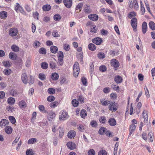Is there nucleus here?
Wrapping results in <instances>:
<instances>
[{
  "label": "nucleus",
  "instance_id": "obj_36",
  "mask_svg": "<svg viewBox=\"0 0 155 155\" xmlns=\"http://www.w3.org/2000/svg\"><path fill=\"white\" fill-rule=\"evenodd\" d=\"M72 104L74 107H77L78 105L79 102L77 100L74 99L72 101Z\"/></svg>",
  "mask_w": 155,
  "mask_h": 155
},
{
  "label": "nucleus",
  "instance_id": "obj_52",
  "mask_svg": "<svg viewBox=\"0 0 155 155\" xmlns=\"http://www.w3.org/2000/svg\"><path fill=\"white\" fill-rule=\"evenodd\" d=\"M49 64L50 67L52 69H54L56 67V64L53 61H50Z\"/></svg>",
  "mask_w": 155,
  "mask_h": 155
},
{
  "label": "nucleus",
  "instance_id": "obj_40",
  "mask_svg": "<svg viewBox=\"0 0 155 155\" xmlns=\"http://www.w3.org/2000/svg\"><path fill=\"white\" fill-rule=\"evenodd\" d=\"M3 72L5 75H8L11 73V70L10 69H5L4 70Z\"/></svg>",
  "mask_w": 155,
  "mask_h": 155
},
{
  "label": "nucleus",
  "instance_id": "obj_33",
  "mask_svg": "<svg viewBox=\"0 0 155 155\" xmlns=\"http://www.w3.org/2000/svg\"><path fill=\"white\" fill-rule=\"evenodd\" d=\"M61 18L60 15L58 14L55 15L53 17L55 21H59L61 20Z\"/></svg>",
  "mask_w": 155,
  "mask_h": 155
},
{
  "label": "nucleus",
  "instance_id": "obj_13",
  "mask_svg": "<svg viewBox=\"0 0 155 155\" xmlns=\"http://www.w3.org/2000/svg\"><path fill=\"white\" fill-rule=\"evenodd\" d=\"M83 11L86 14H89L91 12V10L89 6L86 5L84 6Z\"/></svg>",
  "mask_w": 155,
  "mask_h": 155
},
{
  "label": "nucleus",
  "instance_id": "obj_24",
  "mask_svg": "<svg viewBox=\"0 0 155 155\" xmlns=\"http://www.w3.org/2000/svg\"><path fill=\"white\" fill-rule=\"evenodd\" d=\"M87 115L86 111L84 110H82L80 113V116L83 118H85L86 116Z\"/></svg>",
  "mask_w": 155,
  "mask_h": 155
},
{
  "label": "nucleus",
  "instance_id": "obj_58",
  "mask_svg": "<svg viewBox=\"0 0 155 155\" xmlns=\"http://www.w3.org/2000/svg\"><path fill=\"white\" fill-rule=\"evenodd\" d=\"M64 130L63 128H61L59 132V136L60 137H62L64 135Z\"/></svg>",
  "mask_w": 155,
  "mask_h": 155
},
{
  "label": "nucleus",
  "instance_id": "obj_53",
  "mask_svg": "<svg viewBox=\"0 0 155 155\" xmlns=\"http://www.w3.org/2000/svg\"><path fill=\"white\" fill-rule=\"evenodd\" d=\"M79 64L78 62H76L73 65V69H76V70H80Z\"/></svg>",
  "mask_w": 155,
  "mask_h": 155
},
{
  "label": "nucleus",
  "instance_id": "obj_26",
  "mask_svg": "<svg viewBox=\"0 0 155 155\" xmlns=\"http://www.w3.org/2000/svg\"><path fill=\"white\" fill-rule=\"evenodd\" d=\"M133 7L134 6L135 9L136 10H138L139 6L138 2L137 0H133Z\"/></svg>",
  "mask_w": 155,
  "mask_h": 155
},
{
  "label": "nucleus",
  "instance_id": "obj_4",
  "mask_svg": "<svg viewBox=\"0 0 155 155\" xmlns=\"http://www.w3.org/2000/svg\"><path fill=\"white\" fill-rule=\"evenodd\" d=\"M137 19L135 17L132 18L131 20V25L134 30L135 31L137 30Z\"/></svg>",
  "mask_w": 155,
  "mask_h": 155
},
{
  "label": "nucleus",
  "instance_id": "obj_18",
  "mask_svg": "<svg viewBox=\"0 0 155 155\" xmlns=\"http://www.w3.org/2000/svg\"><path fill=\"white\" fill-rule=\"evenodd\" d=\"M5 130L7 134H10L12 133V129L9 126H7L5 129Z\"/></svg>",
  "mask_w": 155,
  "mask_h": 155
},
{
  "label": "nucleus",
  "instance_id": "obj_32",
  "mask_svg": "<svg viewBox=\"0 0 155 155\" xmlns=\"http://www.w3.org/2000/svg\"><path fill=\"white\" fill-rule=\"evenodd\" d=\"M106 118L104 116L101 117L99 118V121L102 124H104L105 123L106 121Z\"/></svg>",
  "mask_w": 155,
  "mask_h": 155
},
{
  "label": "nucleus",
  "instance_id": "obj_54",
  "mask_svg": "<svg viewBox=\"0 0 155 155\" xmlns=\"http://www.w3.org/2000/svg\"><path fill=\"white\" fill-rule=\"evenodd\" d=\"M100 102L103 105L106 106L108 105V101H107L105 99H102L100 100Z\"/></svg>",
  "mask_w": 155,
  "mask_h": 155
},
{
  "label": "nucleus",
  "instance_id": "obj_6",
  "mask_svg": "<svg viewBox=\"0 0 155 155\" xmlns=\"http://www.w3.org/2000/svg\"><path fill=\"white\" fill-rule=\"evenodd\" d=\"M111 65L114 68H117L119 66V63L118 61L116 59H113L111 61Z\"/></svg>",
  "mask_w": 155,
  "mask_h": 155
},
{
  "label": "nucleus",
  "instance_id": "obj_35",
  "mask_svg": "<svg viewBox=\"0 0 155 155\" xmlns=\"http://www.w3.org/2000/svg\"><path fill=\"white\" fill-rule=\"evenodd\" d=\"M38 78L42 81L46 79L45 75L43 73H40L39 74Z\"/></svg>",
  "mask_w": 155,
  "mask_h": 155
},
{
  "label": "nucleus",
  "instance_id": "obj_49",
  "mask_svg": "<svg viewBox=\"0 0 155 155\" xmlns=\"http://www.w3.org/2000/svg\"><path fill=\"white\" fill-rule=\"evenodd\" d=\"M48 64L46 62H43L41 64V67L43 69H46L48 67Z\"/></svg>",
  "mask_w": 155,
  "mask_h": 155
},
{
  "label": "nucleus",
  "instance_id": "obj_7",
  "mask_svg": "<svg viewBox=\"0 0 155 155\" xmlns=\"http://www.w3.org/2000/svg\"><path fill=\"white\" fill-rule=\"evenodd\" d=\"M67 147L71 150H73L76 147V144L72 142H69L67 143Z\"/></svg>",
  "mask_w": 155,
  "mask_h": 155
},
{
  "label": "nucleus",
  "instance_id": "obj_64",
  "mask_svg": "<svg viewBox=\"0 0 155 155\" xmlns=\"http://www.w3.org/2000/svg\"><path fill=\"white\" fill-rule=\"evenodd\" d=\"M101 34L103 35H106L108 33V31L104 29H102L101 31Z\"/></svg>",
  "mask_w": 155,
  "mask_h": 155
},
{
  "label": "nucleus",
  "instance_id": "obj_20",
  "mask_svg": "<svg viewBox=\"0 0 155 155\" xmlns=\"http://www.w3.org/2000/svg\"><path fill=\"white\" fill-rule=\"evenodd\" d=\"M64 57L63 52L61 51H59L58 54V58L60 61L62 62Z\"/></svg>",
  "mask_w": 155,
  "mask_h": 155
},
{
  "label": "nucleus",
  "instance_id": "obj_15",
  "mask_svg": "<svg viewBox=\"0 0 155 155\" xmlns=\"http://www.w3.org/2000/svg\"><path fill=\"white\" fill-rule=\"evenodd\" d=\"M147 24L146 22H143L142 25V31L143 34H145L147 31Z\"/></svg>",
  "mask_w": 155,
  "mask_h": 155
},
{
  "label": "nucleus",
  "instance_id": "obj_38",
  "mask_svg": "<svg viewBox=\"0 0 155 155\" xmlns=\"http://www.w3.org/2000/svg\"><path fill=\"white\" fill-rule=\"evenodd\" d=\"M136 15V13L133 11L130 12L129 13L128 17L129 18L131 19L133 17L135 16Z\"/></svg>",
  "mask_w": 155,
  "mask_h": 155
},
{
  "label": "nucleus",
  "instance_id": "obj_61",
  "mask_svg": "<svg viewBox=\"0 0 155 155\" xmlns=\"http://www.w3.org/2000/svg\"><path fill=\"white\" fill-rule=\"evenodd\" d=\"M34 80L35 78L34 77L32 76H31L29 83L30 84H33L34 83Z\"/></svg>",
  "mask_w": 155,
  "mask_h": 155
},
{
  "label": "nucleus",
  "instance_id": "obj_34",
  "mask_svg": "<svg viewBox=\"0 0 155 155\" xmlns=\"http://www.w3.org/2000/svg\"><path fill=\"white\" fill-rule=\"evenodd\" d=\"M39 52L40 54H45L46 53V50L44 48H40L39 49Z\"/></svg>",
  "mask_w": 155,
  "mask_h": 155
},
{
  "label": "nucleus",
  "instance_id": "obj_30",
  "mask_svg": "<svg viewBox=\"0 0 155 155\" xmlns=\"http://www.w3.org/2000/svg\"><path fill=\"white\" fill-rule=\"evenodd\" d=\"M15 101V99L13 97H10L8 98V102L9 104H13Z\"/></svg>",
  "mask_w": 155,
  "mask_h": 155
},
{
  "label": "nucleus",
  "instance_id": "obj_63",
  "mask_svg": "<svg viewBox=\"0 0 155 155\" xmlns=\"http://www.w3.org/2000/svg\"><path fill=\"white\" fill-rule=\"evenodd\" d=\"M34 47L35 48H37L39 47L40 45V42L38 41H35L34 43Z\"/></svg>",
  "mask_w": 155,
  "mask_h": 155
},
{
  "label": "nucleus",
  "instance_id": "obj_25",
  "mask_svg": "<svg viewBox=\"0 0 155 155\" xmlns=\"http://www.w3.org/2000/svg\"><path fill=\"white\" fill-rule=\"evenodd\" d=\"M7 13L5 11H2L0 12V17L2 18H5L7 16Z\"/></svg>",
  "mask_w": 155,
  "mask_h": 155
},
{
  "label": "nucleus",
  "instance_id": "obj_10",
  "mask_svg": "<svg viewBox=\"0 0 155 155\" xmlns=\"http://www.w3.org/2000/svg\"><path fill=\"white\" fill-rule=\"evenodd\" d=\"M89 19L93 21H96L98 19V16L96 14H91L88 16Z\"/></svg>",
  "mask_w": 155,
  "mask_h": 155
},
{
  "label": "nucleus",
  "instance_id": "obj_47",
  "mask_svg": "<svg viewBox=\"0 0 155 155\" xmlns=\"http://www.w3.org/2000/svg\"><path fill=\"white\" fill-rule=\"evenodd\" d=\"M81 81L83 84L85 86H86L87 85V79L84 77H82L81 78Z\"/></svg>",
  "mask_w": 155,
  "mask_h": 155
},
{
  "label": "nucleus",
  "instance_id": "obj_14",
  "mask_svg": "<svg viewBox=\"0 0 155 155\" xmlns=\"http://www.w3.org/2000/svg\"><path fill=\"white\" fill-rule=\"evenodd\" d=\"M18 105L21 108L23 109L26 107L27 104L24 101L22 100L19 102Z\"/></svg>",
  "mask_w": 155,
  "mask_h": 155
},
{
  "label": "nucleus",
  "instance_id": "obj_42",
  "mask_svg": "<svg viewBox=\"0 0 155 155\" xmlns=\"http://www.w3.org/2000/svg\"><path fill=\"white\" fill-rule=\"evenodd\" d=\"M90 124L91 126L92 127H96L97 125V122L94 120H92L90 122Z\"/></svg>",
  "mask_w": 155,
  "mask_h": 155
},
{
  "label": "nucleus",
  "instance_id": "obj_3",
  "mask_svg": "<svg viewBox=\"0 0 155 155\" xmlns=\"http://www.w3.org/2000/svg\"><path fill=\"white\" fill-rule=\"evenodd\" d=\"M118 104L114 102H109L108 108L112 111H115L117 110Z\"/></svg>",
  "mask_w": 155,
  "mask_h": 155
},
{
  "label": "nucleus",
  "instance_id": "obj_2",
  "mask_svg": "<svg viewBox=\"0 0 155 155\" xmlns=\"http://www.w3.org/2000/svg\"><path fill=\"white\" fill-rule=\"evenodd\" d=\"M69 117L68 113L65 110H62L59 114V119L61 120H64Z\"/></svg>",
  "mask_w": 155,
  "mask_h": 155
},
{
  "label": "nucleus",
  "instance_id": "obj_19",
  "mask_svg": "<svg viewBox=\"0 0 155 155\" xmlns=\"http://www.w3.org/2000/svg\"><path fill=\"white\" fill-rule=\"evenodd\" d=\"M55 114L53 112H50L48 117V120L49 121H52L53 119L55 117Z\"/></svg>",
  "mask_w": 155,
  "mask_h": 155
},
{
  "label": "nucleus",
  "instance_id": "obj_60",
  "mask_svg": "<svg viewBox=\"0 0 155 155\" xmlns=\"http://www.w3.org/2000/svg\"><path fill=\"white\" fill-rule=\"evenodd\" d=\"M110 54L113 56H116L119 54V51H111L110 52Z\"/></svg>",
  "mask_w": 155,
  "mask_h": 155
},
{
  "label": "nucleus",
  "instance_id": "obj_1",
  "mask_svg": "<svg viewBox=\"0 0 155 155\" xmlns=\"http://www.w3.org/2000/svg\"><path fill=\"white\" fill-rule=\"evenodd\" d=\"M18 33V31L17 29L15 28H11L8 31L9 35L13 37L14 39L17 38Z\"/></svg>",
  "mask_w": 155,
  "mask_h": 155
},
{
  "label": "nucleus",
  "instance_id": "obj_17",
  "mask_svg": "<svg viewBox=\"0 0 155 155\" xmlns=\"http://www.w3.org/2000/svg\"><path fill=\"white\" fill-rule=\"evenodd\" d=\"M108 123L110 126H114L116 124V121L115 119L113 118L109 119Z\"/></svg>",
  "mask_w": 155,
  "mask_h": 155
},
{
  "label": "nucleus",
  "instance_id": "obj_50",
  "mask_svg": "<svg viewBox=\"0 0 155 155\" xmlns=\"http://www.w3.org/2000/svg\"><path fill=\"white\" fill-rule=\"evenodd\" d=\"M58 103V102L57 101L51 103L50 104V106L52 108H55L57 106Z\"/></svg>",
  "mask_w": 155,
  "mask_h": 155
},
{
  "label": "nucleus",
  "instance_id": "obj_5",
  "mask_svg": "<svg viewBox=\"0 0 155 155\" xmlns=\"http://www.w3.org/2000/svg\"><path fill=\"white\" fill-rule=\"evenodd\" d=\"M63 2L65 6L68 8H70L72 6V0H63Z\"/></svg>",
  "mask_w": 155,
  "mask_h": 155
},
{
  "label": "nucleus",
  "instance_id": "obj_11",
  "mask_svg": "<svg viewBox=\"0 0 155 155\" xmlns=\"http://www.w3.org/2000/svg\"><path fill=\"white\" fill-rule=\"evenodd\" d=\"M21 78L22 81L25 84H26L28 82V77L25 73H23L21 75Z\"/></svg>",
  "mask_w": 155,
  "mask_h": 155
},
{
  "label": "nucleus",
  "instance_id": "obj_44",
  "mask_svg": "<svg viewBox=\"0 0 155 155\" xmlns=\"http://www.w3.org/2000/svg\"><path fill=\"white\" fill-rule=\"evenodd\" d=\"M9 119L12 124H14L16 122V120L15 118L12 116H10L9 117Z\"/></svg>",
  "mask_w": 155,
  "mask_h": 155
},
{
  "label": "nucleus",
  "instance_id": "obj_21",
  "mask_svg": "<svg viewBox=\"0 0 155 155\" xmlns=\"http://www.w3.org/2000/svg\"><path fill=\"white\" fill-rule=\"evenodd\" d=\"M59 78L58 74L56 73H53L51 75V78L53 80H57Z\"/></svg>",
  "mask_w": 155,
  "mask_h": 155
},
{
  "label": "nucleus",
  "instance_id": "obj_29",
  "mask_svg": "<svg viewBox=\"0 0 155 155\" xmlns=\"http://www.w3.org/2000/svg\"><path fill=\"white\" fill-rule=\"evenodd\" d=\"M11 49L13 51L15 52H17L19 50V47L18 46L15 45H13L12 46Z\"/></svg>",
  "mask_w": 155,
  "mask_h": 155
},
{
  "label": "nucleus",
  "instance_id": "obj_62",
  "mask_svg": "<svg viewBox=\"0 0 155 155\" xmlns=\"http://www.w3.org/2000/svg\"><path fill=\"white\" fill-rule=\"evenodd\" d=\"M99 70L101 71L104 72L106 70V67L104 65L101 66L99 67Z\"/></svg>",
  "mask_w": 155,
  "mask_h": 155
},
{
  "label": "nucleus",
  "instance_id": "obj_8",
  "mask_svg": "<svg viewBox=\"0 0 155 155\" xmlns=\"http://www.w3.org/2000/svg\"><path fill=\"white\" fill-rule=\"evenodd\" d=\"M102 39L99 37H97L94 38L92 40V42L97 45H100L102 42Z\"/></svg>",
  "mask_w": 155,
  "mask_h": 155
},
{
  "label": "nucleus",
  "instance_id": "obj_37",
  "mask_svg": "<svg viewBox=\"0 0 155 155\" xmlns=\"http://www.w3.org/2000/svg\"><path fill=\"white\" fill-rule=\"evenodd\" d=\"M9 58L13 60H15L16 59V57L14 56V53L13 52H10L9 55Z\"/></svg>",
  "mask_w": 155,
  "mask_h": 155
},
{
  "label": "nucleus",
  "instance_id": "obj_27",
  "mask_svg": "<svg viewBox=\"0 0 155 155\" xmlns=\"http://www.w3.org/2000/svg\"><path fill=\"white\" fill-rule=\"evenodd\" d=\"M38 141L35 138H31L28 141V144H33Z\"/></svg>",
  "mask_w": 155,
  "mask_h": 155
},
{
  "label": "nucleus",
  "instance_id": "obj_23",
  "mask_svg": "<svg viewBox=\"0 0 155 155\" xmlns=\"http://www.w3.org/2000/svg\"><path fill=\"white\" fill-rule=\"evenodd\" d=\"M42 9L43 10L45 11H48L51 9V6L49 5H45L43 6Z\"/></svg>",
  "mask_w": 155,
  "mask_h": 155
},
{
  "label": "nucleus",
  "instance_id": "obj_56",
  "mask_svg": "<svg viewBox=\"0 0 155 155\" xmlns=\"http://www.w3.org/2000/svg\"><path fill=\"white\" fill-rule=\"evenodd\" d=\"M55 99L54 97L52 95H51L48 97L47 98V100L49 102L53 101Z\"/></svg>",
  "mask_w": 155,
  "mask_h": 155
},
{
  "label": "nucleus",
  "instance_id": "obj_41",
  "mask_svg": "<svg viewBox=\"0 0 155 155\" xmlns=\"http://www.w3.org/2000/svg\"><path fill=\"white\" fill-rule=\"evenodd\" d=\"M145 110H144L142 113L143 118L145 122L147 121L148 120V114L147 113L144 112Z\"/></svg>",
  "mask_w": 155,
  "mask_h": 155
},
{
  "label": "nucleus",
  "instance_id": "obj_45",
  "mask_svg": "<svg viewBox=\"0 0 155 155\" xmlns=\"http://www.w3.org/2000/svg\"><path fill=\"white\" fill-rule=\"evenodd\" d=\"M79 70H80L73 69V74L74 77H78L79 73Z\"/></svg>",
  "mask_w": 155,
  "mask_h": 155
},
{
  "label": "nucleus",
  "instance_id": "obj_57",
  "mask_svg": "<svg viewBox=\"0 0 155 155\" xmlns=\"http://www.w3.org/2000/svg\"><path fill=\"white\" fill-rule=\"evenodd\" d=\"M3 64L6 67H9L11 66L10 64L8 61H3Z\"/></svg>",
  "mask_w": 155,
  "mask_h": 155
},
{
  "label": "nucleus",
  "instance_id": "obj_43",
  "mask_svg": "<svg viewBox=\"0 0 155 155\" xmlns=\"http://www.w3.org/2000/svg\"><path fill=\"white\" fill-rule=\"evenodd\" d=\"M52 36L55 37H60V35L58 33V32L57 30H54L52 32Z\"/></svg>",
  "mask_w": 155,
  "mask_h": 155
},
{
  "label": "nucleus",
  "instance_id": "obj_55",
  "mask_svg": "<svg viewBox=\"0 0 155 155\" xmlns=\"http://www.w3.org/2000/svg\"><path fill=\"white\" fill-rule=\"evenodd\" d=\"M88 155H95V152L93 149H90L88 151Z\"/></svg>",
  "mask_w": 155,
  "mask_h": 155
},
{
  "label": "nucleus",
  "instance_id": "obj_22",
  "mask_svg": "<svg viewBox=\"0 0 155 155\" xmlns=\"http://www.w3.org/2000/svg\"><path fill=\"white\" fill-rule=\"evenodd\" d=\"M58 50V48L56 46H52L50 47V51L53 53L55 54L56 53Z\"/></svg>",
  "mask_w": 155,
  "mask_h": 155
},
{
  "label": "nucleus",
  "instance_id": "obj_12",
  "mask_svg": "<svg viewBox=\"0 0 155 155\" xmlns=\"http://www.w3.org/2000/svg\"><path fill=\"white\" fill-rule=\"evenodd\" d=\"M76 135V133L74 130L70 131L68 134V137L70 138H74Z\"/></svg>",
  "mask_w": 155,
  "mask_h": 155
},
{
  "label": "nucleus",
  "instance_id": "obj_59",
  "mask_svg": "<svg viewBox=\"0 0 155 155\" xmlns=\"http://www.w3.org/2000/svg\"><path fill=\"white\" fill-rule=\"evenodd\" d=\"M50 18L48 16H45L43 18V20L45 22H48L50 21Z\"/></svg>",
  "mask_w": 155,
  "mask_h": 155
},
{
  "label": "nucleus",
  "instance_id": "obj_28",
  "mask_svg": "<svg viewBox=\"0 0 155 155\" xmlns=\"http://www.w3.org/2000/svg\"><path fill=\"white\" fill-rule=\"evenodd\" d=\"M149 27L152 30H155V23L152 21L150 22L149 23Z\"/></svg>",
  "mask_w": 155,
  "mask_h": 155
},
{
  "label": "nucleus",
  "instance_id": "obj_46",
  "mask_svg": "<svg viewBox=\"0 0 155 155\" xmlns=\"http://www.w3.org/2000/svg\"><path fill=\"white\" fill-rule=\"evenodd\" d=\"M107 153L106 151L104 150H100L98 153V155H107Z\"/></svg>",
  "mask_w": 155,
  "mask_h": 155
},
{
  "label": "nucleus",
  "instance_id": "obj_9",
  "mask_svg": "<svg viewBox=\"0 0 155 155\" xmlns=\"http://www.w3.org/2000/svg\"><path fill=\"white\" fill-rule=\"evenodd\" d=\"M114 80L115 82L117 84L121 83L123 81L122 78L119 75L115 76Z\"/></svg>",
  "mask_w": 155,
  "mask_h": 155
},
{
  "label": "nucleus",
  "instance_id": "obj_31",
  "mask_svg": "<svg viewBox=\"0 0 155 155\" xmlns=\"http://www.w3.org/2000/svg\"><path fill=\"white\" fill-rule=\"evenodd\" d=\"M88 48L91 51H94L96 49L95 45L92 43L88 45Z\"/></svg>",
  "mask_w": 155,
  "mask_h": 155
},
{
  "label": "nucleus",
  "instance_id": "obj_51",
  "mask_svg": "<svg viewBox=\"0 0 155 155\" xmlns=\"http://www.w3.org/2000/svg\"><path fill=\"white\" fill-rule=\"evenodd\" d=\"M105 128L104 127L101 128L98 131L99 134L101 135H103L105 131Z\"/></svg>",
  "mask_w": 155,
  "mask_h": 155
},
{
  "label": "nucleus",
  "instance_id": "obj_16",
  "mask_svg": "<svg viewBox=\"0 0 155 155\" xmlns=\"http://www.w3.org/2000/svg\"><path fill=\"white\" fill-rule=\"evenodd\" d=\"M8 123V120L5 119H2L0 122V126L2 127H5Z\"/></svg>",
  "mask_w": 155,
  "mask_h": 155
},
{
  "label": "nucleus",
  "instance_id": "obj_39",
  "mask_svg": "<svg viewBox=\"0 0 155 155\" xmlns=\"http://www.w3.org/2000/svg\"><path fill=\"white\" fill-rule=\"evenodd\" d=\"M48 93L50 94H53L55 93V89L53 88H49L48 90Z\"/></svg>",
  "mask_w": 155,
  "mask_h": 155
},
{
  "label": "nucleus",
  "instance_id": "obj_48",
  "mask_svg": "<svg viewBox=\"0 0 155 155\" xmlns=\"http://www.w3.org/2000/svg\"><path fill=\"white\" fill-rule=\"evenodd\" d=\"M97 57L99 58L103 59L105 57V54L104 53L99 52L97 54Z\"/></svg>",
  "mask_w": 155,
  "mask_h": 155
}]
</instances>
